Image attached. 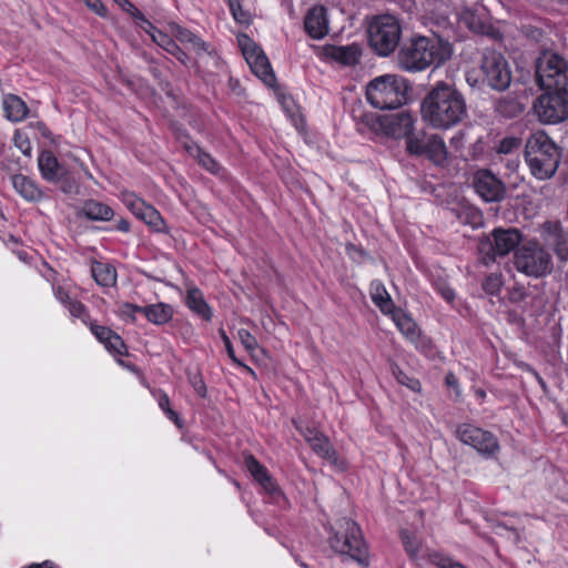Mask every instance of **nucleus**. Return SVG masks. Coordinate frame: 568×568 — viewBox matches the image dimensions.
I'll return each mask as SVG.
<instances>
[{
  "label": "nucleus",
  "mask_w": 568,
  "mask_h": 568,
  "mask_svg": "<svg viewBox=\"0 0 568 568\" xmlns=\"http://www.w3.org/2000/svg\"><path fill=\"white\" fill-rule=\"evenodd\" d=\"M220 335L222 337V341L225 345V349H226V353L229 355V357L232 359V362L243 368L247 374L252 375L255 377V372L247 365H245L244 363H242L236 356H235V352H234V347L232 345V342L231 339L229 338V336L226 335L225 331L223 329H220Z\"/></svg>",
  "instance_id": "4c0bfd02"
},
{
  "label": "nucleus",
  "mask_w": 568,
  "mask_h": 568,
  "mask_svg": "<svg viewBox=\"0 0 568 568\" xmlns=\"http://www.w3.org/2000/svg\"><path fill=\"white\" fill-rule=\"evenodd\" d=\"M564 423L568 426V413L564 415Z\"/></svg>",
  "instance_id": "4d7b16f0"
},
{
  "label": "nucleus",
  "mask_w": 568,
  "mask_h": 568,
  "mask_svg": "<svg viewBox=\"0 0 568 568\" xmlns=\"http://www.w3.org/2000/svg\"><path fill=\"white\" fill-rule=\"evenodd\" d=\"M91 273L95 282L101 286L110 287L116 282V271L108 263L94 262Z\"/></svg>",
  "instance_id": "7c9ffc66"
},
{
  "label": "nucleus",
  "mask_w": 568,
  "mask_h": 568,
  "mask_svg": "<svg viewBox=\"0 0 568 568\" xmlns=\"http://www.w3.org/2000/svg\"><path fill=\"white\" fill-rule=\"evenodd\" d=\"M82 212L88 219L94 221H110L114 215L113 210L109 205L94 200L87 201Z\"/></svg>",
  "instance_id": "2f4dec72"
},
{
  "label": "nucleus",
  "mask_w": 568,
  "mask_h": 568,
  "mask_svg": "<svg viewBox=\"0 0 568 568\" xmlns=\"http://www.w3.org/2000/svg\"><path fill=\"white\" fill-rule=\"evenodd\" d=\"M534 110L541 122L559 123L568 116V93L546 91L536 100Z\"/></svg>",
  "instance_id": "9b49d317"
},
{
  "label": "nucleus",
  "mask_w": 568,
  "mask_h": 568,
  "mask_svg": "<svg viewBox=\"0 0 568 568\" xmlns=\"http://www.w3.org/2000/svg\"><path fill=\"white\" fill-rule=\"evenodd\" d=\"M446 383L450 387H455L457 385V378L454 374L449 373L446 376Z\"/></svg>",
  "instance_id": "864d4df0"
},
{
  "label": "nucleus",
  "mask_w": 568,
  "mask_h": 568,
  "mask_svg": "<svg viewBox=\"0 0 568 568\" xmlns=\"http://www.w3.org/2000/svg\"><path fill=\"white\" fill-rule=\"evenodd\" d=\"M185 303L187 307L202 320L210 322L213 318V311L206 303L203 293L197 287H190L187 290Z\"/></svg>",
  "instance_id": "b1692460"
},
{
  "label": "nucleus",
  "mask_w": 568,
  "mask_h": 568,
  "mask_svg": "<svg viewBox=\"0 0 568 568\" xmlns=\"http://www.w3.org/2000/svg\"><path fill=\"white\" fill-rule=\"evenodd\" d=\"M398 381L402 384L407 385L414 392H419L420 390V384L416 379H409L407 376L404 375L403 378H398Z\"/></svg>",
  "instance_id": "09e8293b"
},
{
  "label": "nucleus",
  "mask_w": 568,
  "mask_h": 568,
  "mask_svg": "<svg viewBox=\"0 0 568 568\" xmlns=\"http://www.w3.org/2000/svg\"><path fill=\"white\" fill-rule=\"evenodd\" d=\"M521 146V140L516 136H507L503 139L498 146V153L510 154L518 151Z\"/></svg>",
  "instance_id": "37998d69"
},
{
  "label": "nucleus",
  "mask_w": 568,
  "mask_h": 568,
  "mask_svg": "<svg viewBox=\"0 0 568 568\" xmlns=\"http://www.w3.org/2000/svg\"><path fill=\"white\" fill-rule=\"evenodd\" d=\"M12 185L14 190L27 201H39L42 197L41 189L34 181L23 174L13 175Z\"/></svg>",
  "instance_id": "c85d7f7f"
},
{
  "label": "nucleus",
  "mask_w": 568,
  "mask_h": 568,
  "mask_svg": "<svg viewBox=\"0 0 568 568\" xmlns=\"http://www.w3.org/2000/svg\"><path fill=\"white\" fill-rule=\"evenodd\" d=\"M408 82L398 74H383L371 80L366 99L375 109H396L407 101Z\"/></svg>",
  "instance_id": "423d86ee"
},
{
  "label": "nucleus",
  "mask_w": 568,
  "mask_h": 568,
  "mask_svg": "<svg viewBox=\"0 0 568 568\" xmlns=\"http://www.w3.org/2000/svg\"><path fill=\"white\" fill-rule=\"evenodd\" d=\"M457 438L465 445L471 446L480 455L493 457L499 450L497 438L488 430L473 424L464 423L456 429Z\"/></svg>",
  "instance_id": "ddd939ff"
},
{
  "label": "nucleus",
  "mask_w": 568,
  "mask_h": 568,
  "mask_svg": "<svg viewBox=\"0 0 568 568\" xmlns=\"http://www.w3.org/2000/svg\"><path fill=\"white\" fill-rule=\"evenodd\" d=\"M313 450L323 458L328 460L335 459V450L332 448L329 440L323 434L317 436L311 444Z\"/></svg>",
  "instance_id": "e433bc0d"
},
{
  "label": "nucleus",
  "mask_w": 568,
  "mask_h": 568,
  "mask_svg": "<svg viewBox=\"0 0 568 568\" xmlns=\"http://www.w3.org/2000/svg\"><path fill=\"white\" fill-rule=\"evenodd\" d=\"M478 394H479V396H484L485 395V393L483 390H480Z\"/></svg>",
  "instance_id": "e2e57ef3"
},
{
  "label": "nucleus",
  "mask_w": 568,
  "mask_h": 568,
  "mask_svg": "<svg viewBox=\"0 0 568 568\" xmlns=\"http://www.w3.org/2000/svg\"><path fill=\"white\" fill-rule=\"evenodd\" d=\"M396 327L400 333L410 342L416 343L419 338V329L415 321L404 313L402 310L396 308L389 314Z\"/></svg>",
  "instance_id": "bb28decb"
},
{
  "label": "nucleus",
  "mask_w": 568,
  "mask_h": 568,
  "mask_svg": "<svg viewBox=\"0 0 568 568\" xmlns=\"http://www.w3.org/2000/svg\"><path fill=\"white\" fill-rule=\"evenodd\" d=\"M536 75L542 90H560L568 93V65L559 55L544 52L537 59Z\"/></svg>",
  "instance_id": "1a4fd4ad"
},
{
  "label": "nucleus",
  "mask_w": 568,
  "mask_h": 568,
  "mask_svg": "<svg viewBox=\"0 0 568 568\" xmlns=\"http://www.w3.org/2000/svg\"><path fill=\"white\" fill-rule=\"evenodd\" d=\"M296 429L302 434L305 440L311 444L317 436L322 435L317 429L311 427H303L302 425L294 423Z\"/></svg>",
  "instance_id": "de8ad7c7"
},
{
  "label": "nucleus",
  "mask_w": 568,
  "mask_h": 568,
  "mask_svg": "<svg viewBox=\"0 0 568 568\" xmlns=\"http://www.w3.org/2000/svg\"><path fill=\"white\" fill-rule=\"evenodd\" d=\"M305 31L313 39H322L329 32L326 9L322 6L311 8L304 19Z\"/></svg>",
  "instance_id": "4be33fe9"
},
{
  "label": "nucleus",
  "mask_w": 568,
  "mask_h": 568,
  "mask_svg": "<svg viewBox=\"0 0 568 568\" xmlns=\"http://www.w3.org/2000/svg\"><path fill=\"white\" fill-rule=\"evenodd\" d=\"M402 29L398 20L390 14L376 17L368 28V42L382 57L390 54L398 45Z\"/></svg>",
  "instance_id": "6e6552de"
},
{
  "label": "nucleus",
  "mask_w": 568,
  "mask_h": 568,
  "mask_svg": "<svg viewBox=\"0 0 568 568\" xmlns=\"http://www.w3.org/2000/svg\"><path fill=\"white\" fill-rule=\"evenodd\" d=\"M474 216L476 217V220H479V216H478V213L477 212H473Z\"/></svg>",
  "instance_id": "bf43d9fd"
},
{
  "label": "nucleus",
  "mask_w": 568,
  "mask_h": 568,
  "mask_svg": "<svg viewBox=\"0 0 568 568\" xmlns=\"http://www.w3.org/2000/svg\"><path fill=\"white\" fill-rule=\"evenodd\" d=\"M521 233L517 229H496L491 232L487 242L481 243L480 250L485 252L486 246L489 247V257L494 260L496 256H505L516 248L521 242Z\"/></svg>",
  "instance_id": "f3484780"
},
{
  "label": "nucleus",
  "mask_w": 568,
  "mask_h": 568,
  "mask_svg": "<svg viewBox=\"0 0 568 568\" xmlns=\"http://www.w3.org/2000/svg\"><path fill=\"white\" fill-rule=\"evenodd\" d=\"M85 174L89 176V178H92L91 173L89 171H85Z\"/></svg>",
  "instance_id": "680f3d73"
},
{
  "label": "nucleus",
  "mask_w": 568,
  "mask_h": 568,
  "mask_svg": "<svg viewBox=\"0 0 568 568\" xmlns=\"http://www.w3.org/2000/svg\"><path fill=\"white\" fill-rule=\"evenodd\" d=\"M474 187L477 194L486 202H496L503 199L504 184L493 173L486 170L478 171L475 175Z\"/></svg>",
  "instance_id": "6ab92c4d"
},
{
  "label": "nucleus",
  "mask_w": 568,
  "mask_h": 568,
  "mask_svg": "<svg viewBox=\"0 0 568 568\" xmlns=\"http://www.w3.org/2000/svg\"><path fill=\"white\" fill-rule=\"evenodd\" d=\"M122 202L139 220L155 232H165L166 225L160 212L134 193H122Z\"/></svg>",
  "instance_id": "dca6fc26"
},
{
  "label": "nucleus",
  "mask_w": 568,
  "mask_h": 568,
  "mask_svg": "<svg viewBox=\"0 0 568 568\" xmlns=\"http://www.w3.org/2000/svg\"><path fill=\"white\" fill-rule=\"evenodd\" d=\"M327 544L333 552L363 565H368V546L361 527L351 518H339L326 527Z\"/></svg>",
  "instance_id": "7ed1b4c3"
},
{
  "label": "nucleus",
  "mask_w": 568,
  "mask_h": 568,
  "mask_svg": "<svg viewBox=\"0 0 568 568\" xmlns=\"http://www.w3.org/2000/svg\"><path fill=\"white\" fill-rule=\"evenodd\" d=\"M514 265L518 272L536 278L547 275L552 268L550 254L536 240L516 250Z\"/></svg>",
  "instance_id": "0eeeda50"
},
{
  "label": "nucleus",
  "mask_w": 568,
  "mask_h": 568,
  "mask_svg": "<svg viewBox=\"0 0 568 568\" xmlns=\"http://www.w3.org/2000/svg\"><path fill=\"white\" fill-rule=\"evenodd\" d=\"M233 484H234L237 488H240V484H239L237 481H235V480H234V481H233Z\"/></svg>",
  "instance_id": "052dcab7"
},
{
  "label": "nucleus",
  "mask_w": 568,
  "mask_h": 568,
  "mask_svg": "<svg viewBox=\"0 0 568 568\" xmlns=\"http://www.w3.org/2000/svg\"><path fill=\"white\" fill-rule=\"evenodd\" d=\"M118 230L121 232H129L130 231V223L126 220H120L118 222Z\"/></svg>",
  "instance_id": "3c124183"
},
{
  "label": "nucleus",
  "mask_w": 568,
  "mask_h": 568,
  "mask_svg": "<svg viewBox=\"0 0 568 568\" xmlns=\"http://www.w3.org/2000/svg\"><path fill=\"white\" fill-rule=\"evenodd\" d=\"M154 397L158 400L159 407L162 409V412L165 414V416L173 422L179 428H182L183 422L179 414L173 410L170 406V398L166 393L164 392H156L154 393Z\"/></svg>",
  "instance_id": "72a5a7b5"
},
{
  "label": "nucleus",
  "mask_w": 568,
  "mask_h": 568,
  "mask_svg": "<svg viewBox=\"0 0 568 568\" xmlns=\"http://www.w3.org/2000/svg\"><path fill=\"white\" fill-rule=\"evenodd\" d=\"M407 152L412 155H425L436 165L445 163L448 151L444 140L437 134L418 133L407 141Z\"/></svg>",
  "instance_id": "2eb2a0df"
},
{
  "label": "nucleus",
  "mask_w": 568,
  "mask_h": 568,
  "mask_svg": "<svg viewBox=\"0 0 568 568\" xmlns=\"http://www.w3.org/2000/svg\"><path fill=\"white\" fill-rule=\"evenodd\" d=\"M481 70L490 88L497 91L506 90L511 82V71L504 55L494 50L484 53Z\"/></svg>",
  "instance_id": "4468645a"
},
{
  "label": "nucleus",
  "mask_w": 568,
  "mask_h": 568,
  "mask_svg": "<svg viewBox=\"0 0 568 568\" xmlns=\"http://www.w3.org/2000/svg\"><path fill=\"white\" fill-rule=\"evenodd\" d=\"M6 118L12 122H20L28 115V106L26 102L14 94H7L2 100Z\"/></svg>",
  "instance_id": "a878e982"
},
{
  "label": "nucleus",
  "mask_w": 568,
  "mask_h": 568,
  "mask_svg": "<svg viewBox=\"0 0 568 568\" xmlns=\"http://www.w3.org/2000/svg\"><path fill=\"white\" fill-rule=\"evenodd\" d=\"M143 314L149 322L155 325H164L171 321L173 316V308L171 305L165 303H156L141 308Z\"/></svg>",
  "instance_id": "c756f323"
},
{
  "label": "nucleus",
  "mask_w": 568,
  "mask_h": 568,
  "mask_svg": "<svg viewBox=\"0 0 568 568\" xmlns=\"http://www.w3.org/2000/svg\"><path fill=\"white\" fill-rule=\"evenodd\" d=\"M442 296L449 303L455 300V292L450 287H445L442 290Z\"/></svg>",
  "instance_id": "8fccbe9b"
},
{
  "label": "nucleus",
  "mask_w": 568,
  "mask_h": 568,
  "mask_svg": "<svg viewBox=\"0 0 568 568\" xmlns=\"http://www.w3.org/2000/svg\"><path fill=\"white\" fill-rule=\"evenodd\" d=\"M28 568H55L53 562L51 561H43L42 564H33Z\"/></svg>",
  "instance_id": "603ef678"
},
{
  "label": "nucleus",
  "mask_w": 568,
  "mask_h": 568,
  "mask_svg": "<svg viewBox=\"0 0 568 568\" xmlns=\"http://www.w3.org/2000/svg\"><path fill=\"white\" fill-rule=\"evenodd\" d=\"M124 11H126L128 13H130L135 20L138 21H141L142 23L145 24L144 30L148 32V30H152L154 29V27L152 26L151 22H149L144 14L133 4L131 3L129 0H125L121 6H120Z\"/></svg>",
  "instance_id": "a19ab883"
},
{
  "label": "nucleus",
  "mask_w": 568,
  "mask_h": 568,
  "mask_svg": "<svg viewBox=\"0 0 568 568\" xmlns=\"http://www.w3.org/2000/svg\"><path fill=\"white\" fill-rule=\"evenodd\" d=\"M229 6L231 13L236 22L248 23L250 14L242 9V6L237 0H230Z\"/></svg>",
  "instance_id": "c03bdc74"
},
{
  "label": "nucleus",
  "mask_w": 568,
  "mask_h": 568,
  "mask_svg": "<svg viewBox=\"0 0 568 568\" xmlns=\"http://www.w3.org/2000/svg\"><path fill=\"white\" fill-rule=\"evenodd\" d=\"M321 58L335 61L343 65H355L362 55L361 45L352 43L347 45L325 44L321 48Z\"/></svg>",
  "instance_id": "aec40b11"
},
{
  "label": "nucleus",
  "mask_w": 568,
  "mask_h": 568,
  "mask_svg": "<svg viewBox=\"0 0 568 568\" xmlns=\"http://www.w3.org/2000/svg\"><path fill=\"white\" fill-rule=\"evenodd\" d=\"M459 22L476 33L486 32V24L481 16L471 8H464L459 13Z\"/></svg>",
  "instance_id": "473e14b6"
},
{
  "label": "nucleus",
  "mask_w": 568,
  "mask_h": 568,
  "mask_svg": "<svg viewBox=\"0 0 568 568\" xmlns=\"http://www.w3.org/2000/svg\"><path fill=\"white\" fill-rule=\"evenodd\" d=\"M115 3H118L119 6H121L125 0H113Z\"/></svg>",
  "instance_id": "13d9d810"
},
{
  "label": "nucleus",
  "mask_w": 568,
  "mask_h": 568,
  "mask_svg": "<svg viewBox=\"0 0 568 568\" xmlns=\"http://www.w3.org/2000/svg\"><path fill=\"white\" fill-rule=\"evenodd\" d=\"M13 143L14 146L19 149L23 155L31 156L32 146L27 133L17 130L13 135Z\"/></svg>",
  "instance_id": "ea45409f"
},
{
  "label": "nucleus",
  "mask_w": 568,
  "mask_h": 568,
  "mask_svg": "<svg viewBox=\"0 0 568 568\" xmlns=\"http://www.w3.org/2000/svg\"><path fill=\"white\" fill-rule=\"evenodd\" d=\"M176 37L182 43L190 44L196 52L207 51L205 42L187 29L179 28Z\"/></svg>",
  "instance_id": "c9c22d12"
},
{
  "label": "nucleus",
  "mask_w": 568,
  "mask_h": 568,
  "mask_svg": "<svg viewBox=\"0 0 568 568\" xmlns=\"http://www.w3.org/2000/svg\"><path fill=\"white\" fill-rule=\"evenodd\" d=\"M420 114L423 121L429 126L447 130L466 116V101L454 87L438 82L424 98Z\"/></svg>",
  "instance_id": "f257e3e1"
},
{
  "label": "nucleus",
  "mask_w": 568,
  "mask_h": 568,
  "mask_svg": "<svg viewBox=\"0 0 568 568\" xmlns=\"http://www.w3.org/2000/svg\"><path fill=\"white\" fill-rule=\"evenodd\" d=\"M237 43L252 72L266 85H273L275 75L263 50L246 34L237 36Z\"/></svg>",
  "instance_id": "f8f14e48"
},
{
  "label": "nucleus",
  "mask_w": 568,
  "mask_h": 568,
  "mask_svg": "<svg viewBox=\"0 0 568 568\" xmlns=\"http://www.w3.org/2000/svg\"><path fill=\"white\" fill-rule=\"evenodd\" d=\"M118 363H119L120 365H122V366L126 367V368H131V366H130V365L125 364V363H124L123 361H121V359H118Z\"/></svg>",
  "instance_id": "6e6d98bb"
},
{
  "label": "nucleus",
  "mask_w": 568,
  "mask_h": 568,
  "mask_svg": "<svg viewBox=\"0 0 568 568\" xmlns=\"http://www.w3.org/2000/svg\"><path fill=\"white\" fill-rule=\"evenodd\" d=\"M195 390L201 396L205 395V385L202 381H200V383L195 384Z\"/></svg>",
  "instance_id": "5fc2aeb1"
},
{
  "label": "nucleus",
  "mask_w": 568,
  "mask_h": 568,
  "mask_svg": "<svg viewBox=\"0 0 568 568\" xmlns=\"http://www.w3.org/2000/svg\"><path fill=\"white\" fill-rule=\"evenodd\" d=\"M141 308H143V306H138L131 303H122L119 306V314L122 318L133 322L135 321V314L141 313Z\"/></svg>",
  "instance_id": "49530a36"
},
{
  "label": "nucleus",
  "mask_w": 568,
  "mask_h": 568,
  "mask_svg": "<svg viewBox=\"0 0 568 568\" xmlns=\"http://www.w3.org/2000/svg\"><path fill=\"white\" fill-rule=\"evenodd\" d=\"M539 233L545 244L552 247L560 260H568V233L564 232L560 222L547 221L542 223Z\"/></svg>",
  "instance_id": "a211bd4d"
},
{
  "label": "nucleus",
  "mask_w": 568,
  "mask_h": 568,
  "mask_svg": "<svg viewBox=\"0 0 568 568\" xmlns=\"http://www.w3.org/2000/svg\"><path fill=\"white\" fill-rule=\"evenodd\" d=\"M245 466L253 479L262 486L265 493L274 498L282 496L281 489L270 475L266 467H264L254 456L248 455L245 457Z\"/></svg>",
  "instance_id": "412c9836"
},
{
  "label": "nucleus",
  "mask_w": 568,
  "mask_h": 568,
  "mask_svg": "<svg viewBox=\"0 0 568 568\" xmlns=\"http://www.w3.org/2000/svg\"><path fill=\"white\" fill-rule=\"evenodd\" d=\"M503 284L501 274L493 273L485 278L483 290L489 295H497L500 292Z\"/></svg>",
  "instance_id": "58836bf2"
},
{
  "label": "nucleus",
  "mask_w": 568,
  "mask_h": 568,
  "mask_svg": "<svg viewBox=\"0 0 568 568\" xmlns=\"http://www.w3.org/2000/svg\"><path fill=\"white\" fill-rule=\"evenodd\" d=\"M187 150L193 156L197 159L199 164L202 165L205 170L214 174L219 173L220 165L210 154L203 152L196 145L189 146Z\"/></svg>",
  "instance_id": "f704fd0d"
},
{
  "label": "nucleus",
  "mask_w": 568,
  "mask_h": 568,
  "mask_svg": "<svg viewBox=\"0 0 568 568\" xmlns=\"http://www.w3.org/2000/svg\"><path fill=\"white\" fill-rule=\"evenodd\" d=\"M453 47L440 38L415 37L406 42L398 54L400 67L407 71H422L450 59Z\"/></svg>",
  "instance_id": "f03ea898"
},
{
  "label": "nucleus",
  "mask_w": 568,
  "mask_h": 568,
  "mask_svg": "<svg viewBox=\"0 0 568 568\" xmlns=\"http://www.w3.org/2000/svg\"><path fill=\"white\" fill-rule=\"evenodd\" d=\"M38 166L41 175L49 182H55L64 175V169L57 158L49 151H43L38 158Z\"/></svg>",
  "instance_id": "5701e85b"
},
{
  "label": "nucleus",
  "mask_w": 568,
  "mask_h": 568,
  "mask_svg": "<svg viewBox=\"0 0 568 568\" xmlns=\"http://www.w3.org/2000/svg\"><path fill=\"white\" fill-rule=\"evenodd\" d=\"M560 158V149L544 131L532 133L527 140L525 160L536 179L542 181L552 178Z\"/></svg>",
  "instance_id": "20e7f679"
},
{
  "label": "nucleus",
  "mask_w": 568,
  "mask_h": 568,
  "mask_svg": "<svg viewBox=\"0 0 568 568\" xmlns=\"http://www.w3.org/2000/svg\"><path fill=\"white\" fill-rule=\"evenodd\" d=\"M237 338L243 347L251 354H253L258 347L257 339L246 329H239Z\"/></svg>",
  "instance_id": "79ce46f5"
},
{
  "label": "nucleus",
  "mask_w": 568,
  "mask_h": 568,
  "mask_svg": "<svg viewBox=\"0 0 568 568\" xmlns=\"http://www.w3.org/2000/svg\"><path fill=\"white\" fill-rule=\"evenodd\" d=\"M52 292L59 303H61L73 318L81 320L90 326L92 334L102 343L105 349L113 355H124L126 346L122 338L108 327L95 325L89 322L87 307L78 300L71 296L70 291L62 285H52Z\"/></svg>",
  "instance_id": "39448f33"
},
{
  "label": "nucleus",
  "mask_w": 568,
  "mask_h": 568,
  "mask_svg": "<svg viewBox=\"0 0 568 568\" xmlns=\"http://www.w3.org/2000/svg\"><path fill=\"white\" fill-rule=\"evenodd\" d=\"M402 540H403L405 549L409 554V556L412 558H417V554H418V550H419L418 540L414 536H410L406 531L402 532Z\"/></svg>",
  "instance_id": "a18cd8bd"
},
{
  "label": "nucleus",
  "mask_w": 568,
  "mask_h": 568,
  "mask_svg": "<svg viewBox=\"0 0 568 568\" xmlns=\"http://www.w3.org/2000/svg\"><path fill=\"white\" fill-rule=\"evenodd\" d=\"M148 33L151 36L152 40L159 47L164 49L170 54L174 55L181 63L186 64V53L180 49V47L175 43V41L172 38L163 33L162 31L158 30L155 27L152 30H148Z\"/></svg>",
  "instance_id": "cd10ccee"
},
{
  "label": "nucleus",
  "mask_w": 568,
  "mask_h": 568,
  "mask_svg": "<svg viewBox=\"0 0 568 568\" xmlns=\"http://www.w3.org/2000/svg\"><path fill=\"white\" fill-rule=\"evenodd\" d=\"M369 294L373 303L383 314L389 315L396 310L390 295L381 281L375 280L371 283Z\"/></svg>",
  "instance_id": "393cba45"
},
{
  "label": "nucleus",
  "mask_w": 568,
  "mask_h": 568,
  "mask_svg": "<svg viewBox=\"0 0 568 568\" xmlns=\"http://www.w3.org/2000/svg\"><path fill=\"white\" fill-rule=\"evenodd\" d=\"M368 124L375 133L396 140L405 139L407 142L408 139L417 135L413 132L415 119L406 111L372 116Z\"/></svg>",
  "instance_id": "9d476101"
}]
</instances>
